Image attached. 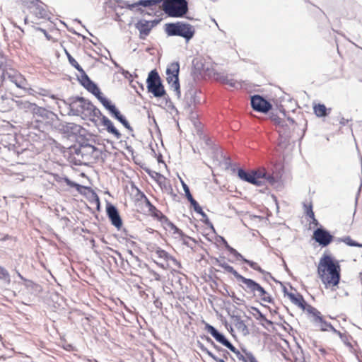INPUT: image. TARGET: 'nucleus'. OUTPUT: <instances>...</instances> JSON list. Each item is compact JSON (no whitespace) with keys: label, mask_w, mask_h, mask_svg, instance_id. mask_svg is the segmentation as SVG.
Returning a JSON list of instances; mask_svg holds the SVG:
<instances>
[{"label":"nucleus","mask_w":362,"mask_h":362,"mask_svg":"<svg viewBox=\"0 0 362 362\" xmlns=\"http://www.w3.org/2000/svg\"><path fill=\"white\" fill-rule=\"evenodd\" d=\"M0 279L4 280L7 284L11 282V278L8 272L0 266Z\"/></svg>","instance_id":"obj_44"},{"label":"nucleus","mask_w":362,"mask_h":362,"mask_svg":"<svg viewBox=\"0 0 362 362\" xmlns=\"http://www.w3.org/2000/svg\"><path fill=\"white\" fill-rule=\"evenodd\" d=\"M263 322H264L261 323L262 326L267 329H269V326L273 325V322L271 320L267 319V317L263 320Z\"/></svg>","instance_id":"obj_57"},{"label":"nucleus","mask_w":362,"mask_h":362,"mask_svg":"<svg viewBox=\"0 0 362 362\" xmlns=\"http://www.w3.org/2000/svg\"><path fill=\"white\" fill-rule=\"evenodd\" d=\"M165 32L169 36H180L189 42L194 35V27L187 23L177 22L165 24Z\"/></svg>","instance_id":"obj_5"},{"label":"nucleus","mask_w":362,"mask_h":362,"mask_svg":"<svg viewBox=\"0 0 362 362\" xmlns=\"http://www.w3.org/2000/svg\"><path fill=\"white\" fill-rule=\"evenodd\" d=\"M191 205L193 206V209L195 212L200 214L203 218V222L206 225H210L212 227V224L210 222L207 215L206 213L202 210V207L199 206L198 202L197 201H194L192 203H191Z\"/></svg>","instance_id":"obj_27"},{"label":"nucleus","mask_w":362,"mask_h":362,"mask_svg":"<svg viewBox=\"0 0 362 362\" xmlns=\"http://www.w3.org/2000/svg\"><path fill=\"white\" fill-rule=\"evenodd\" d=\"M314 112L317 117H325L327 115V107L323 104H318L315 105Z\"/></svg>","instance_id":"obj_39"},{"label":"nucleus","mask_w":362,"mask_h":362,"mask_svg":"<svg viewBox=\"0 0 362 362\" xmlns=\"http://www.w3.org/2000/svg\"><path fill=\"white\" fill-rule=\"evenodd\" d=\"M101 122L106 127L107 131L113 134L117 139L121 138V133L115 127L112 122L106 116H103Z\"/></svg>","instance_id":"obj_22"},{"label":"nucleus","mask_w":362,"mask_h":362,"mask_svg":"<svg viewBox=\"0 0 362 362\" xmlns=\"http://www.w3.org/2000/svg\"><path fill=\"white\" fill-rule=\"evenodd\" d=\"M181 183H182V188L185 191V196H186L187 199H188V201L190 202V204L192 203L194 201H196L193 198L188 185L182 180H181Z\"/></svg>","instance_id":"obj_42"},{"label":"nucleus","mask_w":362,"mask_h":362,"mask_svg":"<svg viewBox=\"0 0 362 362\" xmlns=\"http://www.w3.org/2000/svg\"><path fill=\"white\" fill-rule=\"evenodd\" d=\"M313 321L315 323L317 324L321 331H327L329 326H330V323L326 322L321 315H317V317L313 319Z\"/></svg>","instance_id":"obj_33"},{"label":"nucleus","mask_w":362,"mask_h":362,"mask_svg":"<svg viewBox=\"0 0 362 362\" xmlns=\"http://www.w3.org/2000/svg\"><path fill=\"white\" fill-rule=\"evenodd\" d=\"M306 307H307V311L309 313L313 315L314 319L317 318V315H321L320 312H319L316 308H313V306L307 305Z\"/></svg>","instance_id":"obj_51"},{"label":"nucleus","mask_w":362,"mask_h":362,"mask_svg":"<svg viewBox=\"0 0 362 362\" xmlns=\"http://www.w3.org/2000/svg\"><path fill=\"white\" fill-rule=\"evenodd\" d=\"M237 281L241 283L240 284V286L247 293L251 294L254 297L260 298L261 300L264 302H272V298L271 296L255 281L251 279H247L241 274H240L237 278Z\"/></svg>","instance_id":"obj_4"},{"label":"nucleus","mask_w":362,"mask_h":362,"mask_svg":"<svg viewBox=\"0 0 362 362\" xmlns=\"http://www.w3.org/2000/svg\"><path fill=\"white\" fill-rule=\"evenodd\" d=\"M154 253L158 258L163 259L166 262L171 261L175 265L180 266V262L175 257H172L166 251L160 247H156L154 250Z\"/></svg>","instance_id":"obj_21"},{"label":"nucleus","mask_w":362,"mask_h":362,"mask_svg":"<svg viewBox=\"0 0 362 362\" xmlns=\"http://www.w3.org/2000/svg\"><path fill=\"white\" fill-rule=\"evenodd\" d=\"M231 255H233L237 260H243L244 259V257L240 254L235 249H234L233 247H229L228 248V250Z\"/></svg>","instance_id":"obj_50"},{"label":"nucleus","mask_w":362,"mask_h":362,"mask_svg":"<svg viewBox=\"0 0 362 362\" xmlns=\"http://www.w3.org/2000/svg\"><path fill=\"white\" fill-rule=\"evenodd\" d=\"M163 221L167 225V226L171 230L173 231L174 234L178 235L180 236L183 235L182 231L180 228H178L173 223L170 221L167 217Z\"/></svg>","instance_id":"obj_38"},{"label":"nucleus","mask_w":362,"mask_h":362,"mask_svg":"<svg viewBox=\"0 0 362 362\" xmlns=\"http://www.w3.org/2000/svg\"><path fill=\"white\" fill-rule=\"evenodd\" d=\"M221 240H222V242L226 247V249L227 250H228V248L229 247H231V246L229 245V244L228 243V242L223 238H221Z\"/></svg>","instance_id":"obj_60"},{"label":"nucleus","mask_w":362,"mask_h":362,"mask_svg":"<svg viewBox=\"0 0 362 362\" xmlns=\"http://www.w3.org/2000/svg\"><path fill=\"white\" fill-rule=\"evenodd\" d=\"M15 103L18 109L22 110L26 112H30L32 114L37 107L35 103H30L23 99L16 100H15Z\"/></svg>","instance_id":"obj_19"},{"label":"nucleus","mask_w":362,"mask_h":362,"mask_svg":"<svg viewBox=\"0 0 362 362\" xmlns=\"http://www.w3.org/2000/svg\"><path fill=\"white\" fill-rule=\"evenodd\" d=\"M341 339L346 346H351V344L349 341V337L347 335H346V338H341Z\"/></svg>","instance_id":"obj_59"},{"label":"nucleus","mask_w":362,"mask_h":362,"mask_svg":"<svg viewBox=\"0 0 362 362\" xmlns=\"http://www.w3.org/2000/svg\"><path fill=\"white\" fill-rule=\"evenodd\" d=\"M238 176L241 180L257 187L263 186L267 183L274 185L277 182L276 178L269 173L264 168H259L250 172L238 168Z\"/></svg>","instance_id":"obj_2"},{"label":"nucleus","mask_w":362,"mask_h":362,"mask_svg":"<svg viewBox=\"0 0 362 362\" xmlns=\"http://www.w3.org/2000/svg\"><path fill=\"white\" fill-rule=\"evenodd\" d=\"M91 102L83 97H75L69 99V115L79 116L83 114L86 115L87 107Z\"/></svg>","instance_id":"obj_10"},{"label":"nucleus","mask_w":362,"mask_h":362,"mask_svg":"<svg viewBox=\"0 0 362 362\" xmlns=\"http://www.w3.org/2000/svg\"><path fill=\"white\" fill-rule=\"evenodd\" d=\"M287 296L294 305L298 306L300 308L303 310H305L306 308L307 303L301 294L287 293Z\"/></svg>","instance_id":"obj_24"},{"label":"nucleus","mask_w":362,"mask_h":362,"mask_svg":"<svg viewBox=\"0 0 362 362\" xmlns=\"http://www.w3.org/2000/svg\"><path fill=\"white\" fill-rule=\"evenodd\" d=\"M57 120L58 117L56 114L37 105L33 113L31 126L40 132H45L48 130Z\"/></svg>","instance_id":"obj_3"},{"label":"nucleus","mask_w":362,"mask_h":362,"mask_svg":"<svg viewBox=\"0 0 362 362\" xmlns=\"http://www.w3.org/2000/svg\"><path fill=\"white\" fill-rule=\"evenodd\" d=\"M303 207H304V212L307 216L309 218H313L315 216L313 210V205L311 203L306 204L303 203Z\"/></svg>","instance_id":"obj_46"},{"label":"nucleus","mask_w":362,"mask_h":362,"mask_svg":"<svg viewBox=\"0 0 362 362\" xmlns=\"http://www.w3.org/2000/svg\"><path fill=\"white\" fill-rule=\"evenodd\" d=\"M4 76L13 83L18 88L23 90L27 88L28 81L18 71L13 69L6 70L4 74Z\"/></svg>","instance_id":"obj_11"},{"label":"nucleus","mask_w":362,"mask_h":362,"mask_svg":"<svg viewBox=\"0 0 362 362\" xmlns=\"http://www.w3.org/2000/svg\"><path fill=\"white\" fill-rule=\"evenodd\" d=\"M34 14L38 18H44L46 19L48 18V13H47L46 10L41 6H37L35 7L33 11Z\"/></svg>","instance_id":"obj_36"},{"label":"nucleus","mask_w":362,"mask_h":362,"mask_svg":"<svg viewBox=\"0 0 362 362\" xmlns=\"http://www.w3.org/2000/svg\"><path fill=\"white\" fill-rule=\"evenodd\" d=\"M95 97L109 112L115 106L107 98L104 97L101 92H100L99 95H95Z\"/></svg>","instance_id":"obj_34"},{"label":"nucleus","mask_w":362,"mask_h":362,"mask_svg":"<svg viewBox=\"0 0 362 362\" xmlns=\"http://www.w3.org/2000/svg\"><path fill=\"white\" fill-rule=\"evenodd\" d=\"M65 54L67 57L69 64L74 66L76 69L79 71H83V68L79 65V64L75 60V59L70 54V53L65 49Z\"/></svg>","instance_id":"obj_40"},{"label":"nucleus","mask_w":362,"mask_h":362,"mask_svg":"<svg viewBox=\"0 0 362 362\" xmlns=\"http://www.w3.org/2000/svg\"><path fill=\"white\" fill-rule=\"evenodd\" d=\"M206 340L210 343L216 350L221 351H223V349L218 346H217L214 341L209 337H206Z\"/></svg>","instance_id":"obj_56"},{"label":"nucleus","mask_w":362,"mask_h":362,"mask_svg":"<svg viewBox=\"0 0 362 362\" xmlns=\"http://www.w3.org/2000/svg\"><path fill=\"white\" fill-rule=\"evenodd\" d=\"M88 105L89 106L87 107L88 111L86 112V115H93L98 118H100V119L102 120V117L104 115L102 114L101 111L95 105H93L92 103L90 104H88Z\"/></svg>","instance_id":"obj_32"},{"label":"nucleus","mask_w":362,"mask_h":362,"mask_svg":"<svg viewBox=\"0 0 362 362\" xmlns=\"http://www.w3.org/2000/svg\"><path fill=\"white\" fill-rule=\"evenodd\" d=\"M83 87L88 91H89L93 95H94L95 96L97 95H99V93L100 92V88L98 87V86L93 81H91L88 83L86 84Z\"/></svg>","instance_id":"obj_37"},{"label":"nucleus","mask_w":362,"mask_h":362,"mask_svg":"<svg viewBox=\"0 0 362 362\" xmlns=\"http://www.w3.org/2000/svg\"><path fill=\"white\" fill-rule=\"evenodd\" d=\"M193 65L194 69L199 72H207L209 71V67L206 66L202 59L196 58L193 60Z\"/></svg>","instance_id":"obj_28"},{"label":"nucleus","mask_w":362,"mask_h":362,"mask_svg":"<svg viewBox=\"0 0 362 362\" xmlns=\"http://www.w3.org/2000/svg\"><path fill=\"white\" fill-rule=\"evenodd\" d=\"M328 329H330L331 331H332L334 333H337L338 330H337L331 324H330V326H329V328Z\"/></svg>","instance_id":"obj_64"},{"label":"nucleus","mask_w":362,"mask_h":362,"mask_svg":"<svg viewBox=\"0 0 362 362\" xmlns=\"http://www.w3.org/2000/svg\"><path fill=\"white\" fill-rule=\"evenodd\" d=\"M101 122L106 127L107 131L113 134L117 139L121 138V133L115 127L112 122L106 116H103Z\"/></svg>","instance_id":"obj_23"},{"label":"nucleus","mask_w":362,"mask_h":362,"mask_svg":"<svg viewBox=\"0 0 362 362\" xmlns=\"http://www.w3.org/2000/svg\"><path fill=\"white\" fill-rule=\"evenodd\" d=\"M341 268L337 260L323 255L317 266V274L326 288L336 286L340 281Z\"/></svg>","instance_id":"obj_1"},{"label":"nucleus","mask_w":362,"mask_h":362,"mask_svg":"<svg viewBox=\"0 0 362 362\" xmlns=\"http://www.w3.org/2000/svg\"><path fill=\"white\" fill-rule=\"evenodd\" d=\"M214 264L221 267L226 272L232 274L235 277L236 279L240 276V274L235 269H234V268L232 266L226 263L223 259L215 258Z\"/></svg>","instance_id":"obj_25"},{"label":"nucleus","mask_w":362,"mask_h":362,"mask_svg":"<svg viewBox=\"0 0 362 362\" xmlns=\"http://www.w3.org/2000/svg\"><path fill=\"white\" fill-rule=\"evenodd\" d=\"M145 199L146 206L148 207V211L154 217L163 221L166 218V216L163 215L160 211L157 209L156 207L154 205H153L146 197Z\"/></svg>","instance_id":"obj_26"},{"label":"nucleus","mask_w":362,"mask_h":362,"mask_svg":"<svg viewBox=\"0 0 362 362\" xmlns=\"http://www.w3.org/2000/svg\"><path fill=\"white\" fill-rule=\"evenodd\" d=\"M127 252L131 255L132 260H134L136 262H140L139 258L133 253L132 250H128Z\"/></svg>","instance_id":"obj_58"},{"label":"nucleus","mask_w":362,"mask_h":362,"mask_svg":"<svg viewBox=\"0 0 362 362\" xmlns=\"http://www.w3.org/2000/svg\"><path fill=\"white\" fill-rule=\"evenodd\" d=\"M228 349L234 353L240 361H242L243 362H247L246 357L243 355L233 344Z\"/></svg>","instance_id":"obj_48"},{"label":"nucleus","mask_w":362,"mask_h":362,"mask_svg":"<svg viewBox=\"0 0 362 362\" xmlns=\"http://www.w3.org/2000/svg\"><path fill=\"white\" fill-rule=\"evenodd\" d=\"M252 309L257 313V316H256L255 315H254L255 317L257 320H260V321H263L266 317L265 315L262 313L260 312V310L258 309V308H252Z\"/></svg>","instance_id":"obj_54"},{"label":"nucleus","mask_w":362,"mask_h":362,"mask_svg":"<svg viewBox=\"0 0 362 362\" xmlns=\"http://www.w3.org/2000/svg\"><path fill=\"white\" fill-rule=\"evenodd\" d=\"M113 252H115V253L118 256V257H119L122 261H123V260H124V259H123V257H122V254H121L119 252H118V251H117V250H113Z\"/></svg>","instance_id":"obj_62"},{"label":"nucleus","mask_w":362,"mask_h":362,"mask_svg":"<svg viewBox=\"0 0 362 362\" xmlns=\"http://www.w3.org/2000/svg\"><path fill=\"white\" fill-rule=\"evenodd\" d=\"M128 4L127 1H123V0H117V8H127V5Z\"/></svg>","instance_id":"obj_55"},{"label":"nucleus","mask_w":362,"mask_h":362,"mask_svg":"<svg viewBox=\"0 0 362 362\" xmlns=\"http://www.w3.org/2000/svg\"><path fill=\"white\" fill-rule=\"evenodd\" d=\"M235 326L236 329L241 332L244 335L249 334V330L245 322L240 319V317H235Z\"/></svg>","instance_id":"obj_29"},{"label":"nucleus","mask_w":362,"mask_h":362,"mask_svg":"<svg viewBox=\"0 0 362 362\" xmlns=\"http://www.w3.org/2000/svg\"><path fill=\"white\" fill-rule=\"evenodd\" d=\"M79 72L81 75L78 77V79L83 86L91 81L90 78L88 77L83 69V71H79Z\"/></svg>","instance_id":"obj_41"},{"label":"nucleus","mask_w":362,"mask_h":362,"mask_svg":"<svg viewBox=\"0 0 362 362\" xmlns=\"http://www.w3.org/2000/svg\"><path fill=\"white\" fill-rule=\"evenodd\" d=\"M97 148L91 144H82L78 149L76 151V154H81L83 158L88 160L89 156L92 155Z\"/></svg>","instance_id":"obj_20"},{"label":"nucleus","mask_w":362,"mask_h":362,"mask_svg":"<svg viewBox=\"0 0 362 362\" xmlns=\"http://www.w3.org/2000/svg\"><path fill=\"white\" fill-rule=\"evenodd\" d=\"M78 129V126L74 123H66L62 124V130L65 132H74Z\"/></svg>","instance_id":"obj_43"},{"label":"nucleus","mask_w":362,"mask_h":362,"mask_svg":"<svg viewBox=\"0 0 362 362\" xmlns=\"http://www.w3.org/2000/svg\"><path fill=\"white\" fill-rule=\"evenodd\" d=\"M155 180L161 188L168 189L170 187L168 181L163 175L158 173H155Z\"/></svg>","instance_id":"obj_31"},{"label":"nucleus","mask_w":362,"mask_h":362,"mask_svg":"<svg viewBox=\"0 0 362 362\" xmlns=\"http://www.w3.org/2000/svg\"><path fill=\"white\" fill-rule=\"evenodd\" d=\"M215 79L221 83L227 84L231 88H241V83L233 78H229L223 74H214Z\"/></svg>","instance_id":"obj_18"},{"label":"nucleus","mask_w":362,"mask_h":362,"mask_svg":"<svg viewBox=\"0 0 362 362\" xmlns=\"http://www.w3.org/2000/svg\"><path fill=\"white\" fill-rule=\"evenodd\" d=\"M160 3L162 9L170 17L182 18L188 11L186 0H162Z\"/></svg>","instance_id":"obj_6"},{"label":"nucleus","mask_w":362,"mask_h":362,"mask_svg":"<svg viewBox=\"0 0 362 362\" xmlns=\"http://www.w3.org/2000/svg\"><path fill=\"white\" fill-rule=\"evenodd\" d=\"M250 103L254 110L262 113H267L272 108V104L259 95L252 96Z\"/></svg>","instance_id":"obj_12"},{"label":"nucleus","mask_w":362,"mask_h":362,"mask_svg":"<svg viewBox=\"0 0 362 362\" xmlns=\"http://www.w3.org/2000/svg\"><path fill=\"white\" fill-rule=\"evenodd\" d=\"M146 83L148 91L151 93L154 97L161 98L165 95V90L162 84L160 77L156 69L148 73Z\"/></svg>","instance_id":"obj_7"},{"label":"nucleus","mask_w":362,"mask_h":362,"mask_svg":"<svg viewBox=\"0 0 362 362\" xmlns=\"http://www.w3.org/2000/svg\"><path fill=\"white\" fill-rule=\"evenodd\" d=\"M180 64L177 62L170 63L166 69V80L169 86L175 92L177 98H180V86L179 82Z\"/></svg>","instance_id":"obj_8"},{"label":"nucleus","mask_w":362,"mask_h":362,"mask_svg":"<svg viewBox=\"0 0 362 362\" xmlns=\"http://www.w3.org/2000/svg\"><path fill=\"white\" fill-rule=\"evenodd\" d=\"M162 0H139L137 2L134 3H130L128 1V4L127 5V8L134 11L136 9L137 11L143 12V10L141 8H139V6H144V7H151L155 5H157L158 4H160Z\"/></svg>","instance_id":"obj_16"},{"label":"nucleus","mask_w":362,"mask_h":362,"mask_svg":"<svg viewBox=\"0 0 362 362\" xmlns=\"http://www.w3.org/2000/svg\"><path fill=\"white\" fill-rule=\"evenodd\" d=\"M243 261L244 262H245L246 264H247L254 270L257 271V272H259L261 274H264V271L258 265L257 263H256V262H255L253 261L247 259L245 258H244V259Z\"/></svg>","instance_id":"obj_45"},{"label":"nucleus","mask_w":362,"mask_h":362,"mask_svg":"<svg viewBox=\"0 0 362 362\" xmlns=\"http://www.w3.org/2000/svg\"><path fill=\"white\" fill-rule=\"evenodd\" d=\"M205 329L211 334V335L222 345L228 349L232 346V344L226 339V337L221 332H219L214 326L206 323Z\"/></svg>","instance_id":"obj_15"},{"label":"nucleus","mask_w":362,"mask_h":362,"mask_svg":"<svg viewBox=\"0 0 362 362\" xmlns=\"http://www.w3.org/2000/svg\"><path fill=\"white\" fill-rule=\"evenodd\" d=\"M339 240L346 243L349 246H351V247L359 246V243L356 242L355 240H352L349 236H346L343 238H340Z\"/></svg>","instance_id":"obj_47"},{"label":"nucleus","mask_w":362,"mask_h":362,"mask_svg":"<svg viewBox=\"0 0 362 362\" xmlns=\"http://www.w3.org/2000/svg\"><path fill=\"white\" fill-rule=\"evenodd\" d=\"M313 238L320 245L326 247L332 243L333 236L326 229L318 228L313 233Z\"/></svg>","instance_id":"obj_13"},{"label":"nucleus","mask_w":362,"mask_h":362,"mask_svg":"<svg viewBox=\"0 0 362 362\" xmlns=\"http://www.w3.org/2000/svg\"><path fill=\"white\" fill-rule=\"evenodd\" d=\"M109 112L116 119H119V117L122 116L121 112L115 106L112 110H110V111Z\"/></svg>","instance_id":"obj_53"},{"label":"nucleus","mask_w":362,"mask_h":362,"mask_svg":"<svg viewBox=\"0 0 362 362\" xmlns=\"http://www.w3.org/2000/svg\"><path fill=\"white\" fill-rule=\"evenodd\" d=\"M197 93L198 89L193 83H189L186 86L182 105L187 112L192 113L193 107L197 104L200 103V100L197 96Z\"/></svg>","instance_id":"obj_9"},{"label":"nucleus","mask_w":362,"mask_h":362,"mask_svg":"<svg viewBox=\"0 0 362 362\" xmlns=\"http://www.w3.org/2000/svg\"><path fill=\"white\" fill-rule=\"evenodd\" d=\"M153 27V23L151 21H148L144 19H141L139 21L135 24V28L139 31L140 37L144 39L146 36H147L152 28Z\"/></svg>","instance_id":"obj_17"},{"label":"nucleus","mask_w":362,"mask_h":362,"mask_svg":"<svg viewBox=\"0 0 362 362\" xmlns=\"http://www.w3.org/2000/svg\"><path fill=\"white\" fill-rule=\"evenodd\" d=\"M53 179L57 182H62V181H64L66 185L69 187H79L80 185L74 182H72L66 177H62L60 175L58 174H53Z\"/></svg>","instance_id":"obj_30"},{"label":"nucleus","mask_w":362,"mask_h":362,"mask_svg":"<svg viewBox=\"0 0 362 362\" xmlns=\"http://www.w3.org/2000/svg\"><path fill=\"white\" fill-rule=\"evenodd\" d=\"M271 118L275 124L279 125L280 127H284L285 123V121L284 119H281L277 115H272Z\"/></svg>","instance_id":"obj_52"},{"label":"nucleus","mask_w":362,"mask_h":362,"mask_svg":"<svg viewBox=\"0 0 362 362\" xmlns=\"http://www.w3.org/2000/svg\"><path fill=\"white\" fill-rule=\"evenodd\" d=\"M122 125L127 128L129 132H133V128L129 124L125 117L122 115L119 119H117Z\"/></svg>","instance_id":"obj_49"},{"label":"nucleus","mask_w":362,"mask_h":362,"mask_svg":"<svg viewBox=\"0 0 362 362\" xmlns=\"http://www.w3.org/2000/svg\"><path fill=\"white\" fill-rule=\"evenodd\" d=\"M318 351L322 355V356H325L327 354V351L322 348V347H319L318 348Z\"/></svg>","instance_id":"obj_61"},{"label":"nucleus","mask_w":362,"mask_h":362,"mask_svg":"<svg viewBox=\"0 0 362 362\" xmlns=\"http://www.w3.org/2000/svg\"><path fill=\"white\" fill-rule=\"evenodd\" d=\"M106 212L111 223L117 229L122 226V221L116 206L110 203H107L106 206Z\"/></svg>","instance_id":"obj_14"},{"label":"nucleus","mask_w":362,"mask_h":362,"mask_svg":"<svg viewBox=\"0 0 362 362\" xmlns=\"http://www.w3.org/2000/svg\"><path fill=\"white\" fill-rule=\"evenodd\" d=\"M199 348L216 362H225L223 359L218 358L211 351H210L203 344L198 342Z\"/></svg>","instance_id":"obj_35"},{"label":"nucleus","mask_w":362,"mask_h":362,"mask_svg":"<svg viewBox=\"0 0 362 362\" xmlns=\"http://www.w3.org/2000/svg\"><path fill=\"white\" fill-rule=\"evenodd\" d=\"M339 337L341 338H346V334L340 332L339 331H337L336 333Z\"/></svg>","instance_id":"obj_63"}]
</instances>
